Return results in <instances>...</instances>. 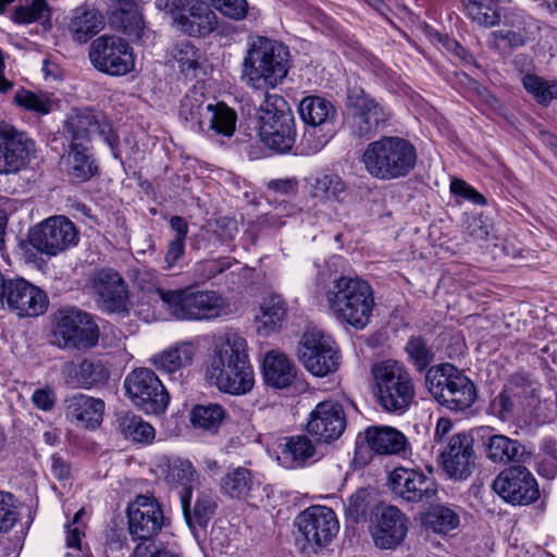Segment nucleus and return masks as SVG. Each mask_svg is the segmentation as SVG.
<instances>
[{"label":"nucleus","mask_w":557,"mask_h":557,"mask_svg":"<svg viewBox=\"0 0 557 557\" xmlns=\"http://www.w3.org/2000/svg\"><path fill=\"white\" fill-rule=\"evenodd\" d=\"M206 377L223 393H249L255 385V372L247 341L236 333L219 337L206 368Z\"/></svg>","instance_id":"nucleus-1"},{"label":"nucleus","mask_w":557,"mask_h":557,"mask_svg":"<svg viewBox=\"0 0 557 557\" xmlns=\"http://www.w3.org/2000/svg\"><path fill=\"white\" fill-rule=\"evenodd\" d=\"M324 296L334 318L356 330L371 321L375 299L370 283L357 275H339L329 282Z\"/></svg>","instance_id":"nucleus-2"},{"label":"nucleus","mask_w":557,"mask_h":557,"mask_svg":"<svg viewBox=\"0 0 557 557\" xmlns=\"http://www.w3.org/2000/svg\"><path fill=\"white\" fill-rule=\"evenodd\" d=\"M289 61V50L282 42L263 36L252 37L243 61L242 79L255 90L275 88L287 76Z\"/></svg>","instance_id":"nucleus-3"},{"label":"nucleus","mask_w":557,"mask_h":557,"mask_svg":"<svg viewBox=\"0 0 557 557\" xmlns=\"http://www.w3.org/2000/svg\"><path fill=\"white\" fill-rule=\"evenodd\" d=\"M164 310L176 321L211 322L228 313V304L218 290L188 285L176 289L158 288Z\"/></svg>","instance_id":"nucleus-4"},{"label":"nucleus","mask_w":557,"mask_h":557,"mask_svg":"<svg viewBox=\"0 0 557 557\" xmlns=\"http://www.w3.org/2000/svg\"><path fill=\"white\" fill-rule=\"evenodd\" d=\"M417 159L413 144L400 136H383L370 143L362 154L367 172L381 181L406 177L416 168Z\"/></svg>","instance_id":"nucleus-5"},{"label":"nucleus","mask_w":557,"mask_h":557,"mask_svg":"<svg viewBox=\"0 0 557 557\" xmlns=\"http://www.w3.org/2000/svg\"><path fill=\"white\" fill-rule=\"evenodd\" d=\"M178 115L194 133L209 137H231L235 133L237 114L224 102H206L200 88L193 87L181 102Z\"/></svg>","instance_id":"nucleus-6"},{"label":"nucleus","mask_w":557,"mask_h":557,"mask_svg":"<svg viewBox=\"0 0 557 557\" xmlns=\"http://www.w3.org/2000/svg\"><path fill=\"white\" fill-rule=\"evenodd\" d=\"M371 372L380 406L387 412L404 413L414 398V385L405 366L387 359L374 363Z\"/></svg>","instance_id":"nucleus-7"},{"label":"nucleus","mask_w":557,"mask_h":557,"mask_svg":"<svg viewBox=\"0 0 557 557\" xmlns=\"http://www.w3.org/2000/svg\"><path fill=\"white\" fill-rule=\"evenodd\" d=\"M425 384L434 399L451 411H463L476 399L473 382L450 363L431 367Z\"/></svg>","instance_id":"nucleus-8"},{"label":"nucleus","mask_w":557,"mask_h":557,"mask_svg":"<svg viewBox=\"0 0 557 557\" xmlns=\"http://www.w3.org/2000/svg\"><path fill=\"white\" fill-rule=\"evenodd\" d=\"M298 535L296 541L302 553L317 554L327 547L339 531L336 513L330 507L312 505L295 519Z\"/></svg>","instance_id":"nucleus-9"},{"label":"nucleus","mask_w":557,"mask_h":557,"mask_svg":"<svg viewBox=\"0 0 557 557\" xmlns=\"http://www.w3.org/2000/svg\"><path fill=\"white\" fill-rule=\"evenodd\" d=\"M164 8L173 26L189 37H205L218 27V15L202 0H158Z\"/></svg>","instance_id":"nucleus-10"},{"label":"nucleus","mask_w":557,"mask_h":557,"mask_svg":"<svg viewBox=\"0 0 557 557\" xmlns=\"http://www.w3.org/2000/svg\"><path fill=\"white\" fill-rule=\"evenodd\" d=\"M128 530L136 546L152 547L161 543L157 540L158 534L166 525L169 519L153 496L138 495L128 506Z\"/></svg>","instance_id":"nucleus-11"},{"label":"nucleus","mask_w":557,"mask_h":557,"mask_svg":"<svg viewBox=\"0 0 557 557\" xmlns=\"http://www.w3.org/2000/svg\"><path fill=\"white\" fill-rule=\"evenodd\" d=\"M124 388L133 405L148 414L163 413L169 406L170 395L151 369L131 371L124 380Z\"/></svg>","instance_id":"nucleus-12"},{"label":"nucleus","mask_w":557,"mask_h":557,"mask_svg":"<svg viewBox=\"0 0 557 557\" xmlns=\"http://www.w3.org/2000/svg\"><path fill=\"white\" fill-rule=\"evenodd\" d=\"M298 357L304 367L315 376H325L337 370L339 350L333 338L321 330H307L298 345Z\"/></svg>","instance_id":"nucleus-13"},{"label":"nucleus","mask_w":557,"mask_h":557,"mask_svg":"<svg viewBox=\"0 0 557 557\" xmlns=\"http://www.w3.org/2000/svg\"><path fill=\"white\" fill-rule=\"evenodd\" d=\"M350 111V128L359 138L375 134L384 128L392 116L391 111L370 97L361 87H351L347 94Z\"/></svg>","instance_id":"nucleus-14"},{"label":"nucleus","mask_w":557,"mask_h":557,"mask_svg":"<svg viewBox=\"0 0 557 557\" xmlns=\"http://www.w3.org/2000/svg\"><path fill=\"white\" fill-rule=\"evenodd\" d=\"M91 64L100 72L123 76L135 69V57L131 46L121 37L102 35L89 48Z\"/></svg>","instance_id":"nucleus-15"},{"label":"nucleus","mask_w":557,"mask_h":557,"mask_svg":"<svg viewBox=\"0 0 557 557\" xmlns=\"http://www.w3.org/2000/svg\"><path fill=\"white\" fill-rule=\"evenodd\" d=\"M29 244L40 253L55 257L78 244V232L69 218L55 215L29 232Z\"/></svg>","instance_id":"nucleus-16"},{"label":"nucleus","mask_w":557,"mask_h":557,"mask_svg":"<svg viewBox=\"0 0 557 557\" xmlns=\"http://www.w3.org/2000/svg\"><path fill=\"white\" fill-rule=\"evenodd\" d=\"M301 120L309 128L304 134V140L310 152L320 151L332 137L331 129L324 128L332 124L336 110L333 103L319 96L305 97L298 107Z\"/></svg>","instance_id":"nucleus-17"},{"label":"nucleus","mask_w":557,"mask_h":557,"mask_svg":"<svg viewBox=\"0 0 557 557\" xmlns=\"http://www.w3.org/2000/svg\"><path fill=\"white\" fill-rule=\"evenodd\" d=\"M99 333L92 315L77 309H69L61 312L54 336L60 346L87 349L97 345Z\"/></svg>","instance_id":"nucleus-18"},{"label":"nucleus","mask_w":557,"mask_h":557,"mask_svg":"<svg viewBox=\"0 0 557 557\" xmlns=\"http://www.w3.org/2000/svg\"><path fill=\"white\" fill-rule=\"evenodd\" d=\"M492 486L505 502L512 505H529L540 497L535 476L520 465L504 469L494 479Z\"/></svg>","instance_id":"nucleus-19"},{"label":"nucleus","mask_w":557,"mask_h":557,"mask_svg":"<svg viewBox=\"0 0 557 557\" xmlns=\"http://www.w3.org/2000/svg\"><path fill=\"white\" fill-rule=\"evenodd\" d=\"M387 484L394 495L410 503H431L437 495L434 478L414 469H394L388 475Z\"/></svg>","instance_id":"nucleus-20"},{"label":"nucleus","mask_w":557,"mask_h":557,"mask_svg":"<svg viewBox=\"0 0 557 557\" xmlns=\"http://www.w3.org/2000/svg\"><path fill=\"white\" fill-rule=\"evenodd\" d=\"M346 429L343 406L335 400L319 403L310 412L306 430L319 442L331 443L342 436Z\"/></svg>","instance_id":"nucleus-21"},{"label":"nucleus","mask_w":557,"mask_h":557,"mask_svg":"<svg viewBox=\"0 0 557 557\" xmlns=\"http://www.w3.org/2000/svg\"><path fill=\"white\" fill-rule=\"evenodd\" d=\"M4 304L20 317H38L45 313L49 300L42 289L17 277L9 280Z\"/></svg>","instance_id":"nucleus-22"},{"label":"nucleus","mask_w":557,"mask_h":557,"mask_svg":"<svg viewBox=\"0 0 557 557\" xmlns=\"http://www.w3.org/2000/svg\"><path fill=\"white\" fill-rule=\"evenodd\" d=\"M94 288L98 307L107 313H126L129 307L128 288L121 274L112 269L99 271Z\"/></svg>","instance_id":"nucleus-23"},{"label":"nucleus","mask_w":557,"mask_h":557,"mask_svg":"<svg viewBox=\"0 0 557 557\" xmlns=\"http://www.w3.org/2000/svg\"><path fill=\"white\" fill-rule=\"evenodd\" d=\"M440 457L444 471L450 478L467 479L475 466L473 440L466 433L453 435Z\"/></svg>","instance_id":"nucleus-24"},{"label":"nucleus","mask_w":557,"mask_h":557,"mask_svg":"<svg viewBox=\"0 0 557 557\" xmlns=\"http://www.w3.org/2000/svg\"><path fill=\"white\" fill-rule=\"evenodd\" d=\"M33 151L34 141L25 133L3 127L0 139V174L17 172L24 168Z\"/></svg>","instance_id":"nucleus-25"},{"label":"nucleus","mask_w":557,"mask_h":557,"mask_svg":"<svg viewBox=\"0 0 557 557\" xmlns=\"http://www.w3.org/2000/svg\"><path fill=\"white\" fill-rule=\"evenodd\" d=\"M407 532V518L394 506L383 507L376 513V520L371 531L375 545L383 549L399 545L405 540Z\"/></svg>","instance_id":"nucleus-26"},{"label":"nucleus","mask_w":557,"mask_h":557,"mask_svg":"<svg viewBox=\"0 0 557 557\" xmlns=\"http://www.w3.org/2000/svg\"><path fill=\"white\" fill-rule=\"evenodd\" d=\"M196 354V344L187 339L170 345L151 356L149 361L161 373L181 379L184 370L193 364Z\"/></svg>","instance_id":"nucleus-27"},{"label":"nucleus","mask_w":557,"mask_h":557,"mask_svg":"<svg viewBox=\"0 0 557 557\" xmlns=\"http://www.w3.org/2000/svg\"><path fill=\"white\" fill-rule=\"evenodd\" d=\"M104 401L85 394H76L66 400L65 416L78 428L95 430L103 418Z\"/></svg>","instance_id":"nucleus-28"},{"label":"nucleus","mask_w":557,"mask_h":557,"mask_svg":"<svg viewBox=\"0 0 557 557\" xmlns=\"http://www.w3.org/2000/svg\"><path fill=\"white\" fill-rule=\"evenodd\" d=\"M321 455L317 444L308 435H292L285 438V444L278 460L286 469H300L318 461Z\"/></svg>","instance_id":"nucleus-29"},{"label":"nucleus","mask_w":557,"mask_h":557,"mask_svg":"<svg viewBox=\"0 0 557 557\" xmlns=\"http://www.w3.org/2000/svg\"><path fill=\"white\" fill-rule=\"evenodd\" d=\"M110 25L132 39H140L144 20L135 0H114L108 10Z\"/></svg>","instance_id":"nucleus-30"},{"label":"nucleus","mask_w":557,"mask_h":557,"mask_svg":"<svg viewBox=\"0 0 557 557\" xmlns=\"http://www.w3.org/2000/svg\"><path fill=\"white\" fill-rule=\"evenodd\" d=\"M368 447L379 455H405L409 443L404 433L388 425H371L364 431Z\"/></svg>","instance_id":"nucleus-31"},{"label":"nucleus","mask_w":557,"mask_h":557,"mask_svg":"<svg viewBox=\"0 0 557 557\" xmlns=\"http://www.w3.org/2000/svg\"><path fill=\"white\" fill-rule=\"evenodd\" d=\"M103 15L95 8L79 5L71 11L66 28L72 39L85 44L104 28Z\"/></svg>","instance_id":"nucleus-32"},{"label":"nucleus","mask_w":557,"mask_h":557,"mask_svg":"<svg viewBox=\"0 0 557 557\" xmlns=\"http://www.w3.org/2000/svg\"><path fill=\"white\" fill-rule=\"evenodd\" d=\"M63 375L70 385L90 389L104 385L109 380L110 373L101 361L84 359L79 363H67L63 369Z\"/></svg>","instance_id":"nucleus-33"},{"label":"nucleus","mask_w":557,"mask_h":557,"mask_svg":"<svg viewBox=\"0 0 557 557\" xmlns=\"http://www.w3.org/2000/svg\"><path fill=\"white\" fill-rule=\"evenodd\" d=\"M484 446L487 459L494 463H521L531 457V453L525 449L523 444L504 434L490 435L485 440Z\"/></svg>","instance_id":"nucleus-34"},{"label":"nucleus","mask_w":557,"mask_h":557,"mask_svg":"<svg viewBox=\"0 0 557 557\" xmlns=\"http://www.w3.org/2000/svg\"><path fill=\"white\" fill-rule=\"evenodd\" d=\"M262 376L265 385L276 389H283L294 382L296 377V367L286 355L271 350L264 356Z\"/></svg>","instance_id":"nucleus-35"},{"label":"nucleus","mask_w":557,"mask_h":557,"mask_svg":"<svg viewBox=\"0 0 557 557\" xmlns=\"http://www.w3.org/2000/svg\"><path fill=\"white\" fill-rule=\"evenodd\" d=\"M259 137L270 149L285 153L296 141V127L294 117H285L280 122L259 123Z\"/></svg>","instance_id":"nucleus-36"},{"label":"nucleus","mask_w":557,"mask_h":557,"mask_svg":"<svg viewBox=\"0 0 557 557\" xmlns=\"http://www.w3.org/2000/svg\"><path fill=\"white\" fill-rule=\"evenodd\" d=\"M255 485L251 470L242 466L228 468L219 483L221 494L236 500L248 499Z\"/></svg>","instance_id":"nucleus-37"},{"label":"nucleus","mask_w":557,"mask_h":557,"mask_svg":"<svg viewBox=\"0 0 557 557\" xmlns=\"http://www.w3.org/2000/svg\"><path fill=\"white\" fill-rule=\"evenodd\" d=\"M191 495L190 490L181 494V505L185 519L191 529L196 527L206 528L215 512L216 504L210 494L199 492L191 509Z\"/></svg>","instance_id":"nucleus-38"},{"label":"nucleus","mask_w":557,"mask_h":557,"mask_svg":"<svg viewBox=\"0 0 557 557\" xmlns=\"http://www.w3.org/2000/svg\"><path fill=\"white\" fill-rule=\"evenodd\" d=\"M286 312V304L280 295L272 294L264 297L256 315L258 331L264 335L278 331L285 321Z\"/></svg>","instance_id":"nucleus-39"},{"label":"nucleus","mask_w":557,"mask_h":557,"mask_svg":"<svg viewBox=\"0 0 557 557\" xmlns=\"http://www.w3.org/2000/svg\"><path fill=\"white\" fill-rule=\"evenodd\" d=\"M310 195L321 202H343L347 195V186L339 175L323 173L312 178Z\"/></svg>","instance_id":"nucleus-40"},{"label":"nucleus","mask_w":557,"mask_h":557,"mask_svg":"<svg viewBox=\"0 0 557 557\" xmlns=\"http://www.w3.org/2000/svg\"><path fill=\"white\" fill-rule=\"evenodd\" d=\"M65 163L67 174L78 182L88 181L98 170L84 143H71Z\"/></svg>","instance_id":"nucleus-41"},{"label":"nucleus","mask_w":557,"mask_h":557,"mask_svg":"<svg viewBox=\"0 0 557 557\" xmlns=\"http://www.w3.org/2000/svg\"><path fill=\"white\" fill-rule=\"evenodd\" d=\"M525 389L506 385L504 389L490 403L488 413L500 421H510L516 411L523 405Z\"/></svg>","instance_id":"nucleus-42"},{"label":"nucleus","mask_w":557,"mask_h":557,"mask_svg":"<svg viewBox=\"0 0 557 557\" xmlns=\"http://www.w3.org/2000/svg\"><path fill=\"white\" fill-rule=\"evenodd\" d=\"M466 15L478 26L490 28L499 24L502 8L497 0H460Z\"/></svg>","instance_id":"nucleus-43"},{"label":"nucleus","mask_w":557,"mask_h":557,"mask_svg":"<svg viewBox=\"0 0 557 557\" xmlns=\"http://www.w3.org/2000/svg\"><path fill=\"white\" fill-rule=\"evenodd\" d=\"M200 50L188 39L177 40L169 49V61L176 63L185 76H195L200 67Z\"/></svg>","instance_id":"nucleus-44"},{"label":"nucleus","mask_w":557,"mask_h":557,"mask_svg":"<svg viewBox=\"0 0 557 557\" xmlns=\"http://www.w3.org/2000/svg\"><path fill=\"white\" fill-rule=\"evenodd\" d=\"M66 133L71 136V143L88 141L99 131V122L89 110L73 112L65 122Z\"/></svg>","instance_id":"nucleus-45"},{"label":"nucleus","mask_w":557,"mask_h":557,"mask_svg":"<svg viewBox=\"0 0 557 557\" xmlns=\"http://www.w3.org/2000/svg\"><path fill=\"white\" fill-rule=\"evenodd\" d=\"M117 426L122 435L133 442L149 444L154 440V428L140 416L126 412L117 418Z\"/></svg>","instance_id":"nucleus-46"},{"label":"nucleus","mask_w":557,"mask_h":557,"mask_svg":"<svg viewBox=\"0 0 557 557\" xmlns=\"http://www.w3.org/2000/svg\"><path fill=\"white\" fill-rule=\"evenodd\" d=\"M165 480L170 484L183 486L184 491L193 490L199 484V474L188 459L173 458L168 461Z\"/></svg>","instance_id":"nucleus-47"},{"label":"nucleus","mask_w":557,"mask_h":557,"mask_svg":"<svg viewBox=\"0 0 557 557\" xmlns=\"http://www.w3.org/2000/svg\"><path fill=\"white\" fill-rule=\"evenodd\" d=\"M522 85L541 106L547 107L553 100L557 99V79H545L539 75L528 73L522 77Z\"/></svg>","instance_id":"nucleus-48"},{"label":"nucleus","mask_w":557,"mask_h":557,"mask_svg":"<svg viewBox=\"0 0 557 557\" xmlns=\"http://www.w3.org/2000/svg\"><path fill=\"white\" fill-rule=\"evenodd\" d=\"M225 411L221 405H197L193 408L190 420L194 426L201 428L210 433H215L220 428Z\"/></svg>","instance_id":"nucleus-49"},{"label":"nucleus","mask_w":557,"mask_h":557,"mask_svg":"<svg viewBox=\"0 0 557 557\" xmlns=\"http://www.w3.org/2000/svg\"><path fill=\"white\" fill-rule=\"evenodd\" d=\"M424 522L435 533L447 534L458 528L460 518L451 507L440 505L425 515Z\"/></svg>","instance_id":"nucleus-50"},{"label":"nucleus","mask_w":557,"mask_h":557,"mask_svg":"<svg viewBox=\"0 0 557 557\" xmlns=\"http://www.w3.org/2000/svg\"><path fill=\"white\" fill-rule=\"evenodd\" d=\"M285 117H294L287 101L277 94L265 92L259 108V123H271Z\"/></svg>","instance_id":"nucleus-51"},{"label":"nucleus","mask_w":557,"mask_h":557,"mask_svg":"<svg viewBox=\"0 0 557 557\" xmlns=\"http://www.w3.org/2000/svg\"><path fill=\"white\" fill-rule=\"evenodd\" d=\"M406 352L409 361L417 371H424L434 360L433 348L421 336H411L406 344Z\"/></svg>","instance_id":"nucleus-52"},{"label":"nucleus","mask_w":557,"mask_h":557,"mask_svg":"<svg viewBox=\"0 0 557 557\" xmlns=\"http://www.w3.org/2000/svg\"><path fill=\"white\" fill-rule=\"evenodd\" d=\"M14 103L24 110L35 112L39 115L49 114L52 110V102L48 95L37 94L32 90L20 88L14 95Z\"/></svg>","instance_id":"nucleus-53"},{"label":"nucleus","mask_w":557,"mask_h":557,"mask_svg":"<svg viewBox=\"0 0 557 557\" xmlns=\"http://www.w3.org/2000/svg\"><path fill=\"white\" fill-rule=\"evenodd\" d=\"M537 472L541 476L548 480L557 475V442L552 438H545L539 450Z\"/></svg>","instance_id":"nucleus-54"},{"label":"nucleus","mask_w":557,"mask_h":557,"mask_svg":"<svg viewBox=\"0 0 557 557\" xmlns=\"http://www.w3.org/2000/svg\"><path fill=\"white\" fill-rule=\"evenodd\" d=\"M50 17V8L46 0H32L13 11L12 20L16 24H30Z\"/></svg>","instance_id":"nucleus-55"},{"label":"nucleus","mask_w":557,"mask_h":557,"mask_svg":"<svg viewBox=\"0 0 557 557\" xmlns=\"http://www.w3.org/2000/svg\"><path fill=\"white\" fill-rule=\"evenodd\" d=\"M370 496L367 488H358L352 493L344 505L346 518L355 523L364 520L370 508Z\"/></svg>","instance_id":"nucleus-56"},{"label":"nucleus","mask_w":557,"mask_h":557,"mask_svg":"<svg viewBox=\"0 0 557 557\" xmlns=\"http://www.w3.org/2000/svg\"><path fill=\"white\" fill-rule=\"evenodd\" d=\"M21 503L9 492L0 491V533H7L20 519Z\"/></svg>","instance_id":"nucleus-57"},{"label":"nucleus","mask_w":557,"mask_h":557,"mask_svg":"<svg viewBox=\"0 0 557 557\" xmlns=\"http://www.w3.org/2000/svg\"><path fill=\"white\" fill-rule=\"evenodd\" d=\"M84 515L85 510L79 509L73 520L65 525V545L74 552L67 553L65 557H76V554L82 553V539L85 536V525L82 522Z\"/></svg>","instance_id":"nucleus-58"},{"label":"nucleus","mask_w":557,"mask_h":557,"mask_svg":"<svg viewBox=\"0 0 557 557\" xmlns=\"http://www.w3.org/2000/svg\"><path fill=\"white\" fill-rule=\"evenodd\" d=\"M231 265L228 258L198 261L193 267V276L196 281L207 282L230 269Z\"/></svg>","instance_id":"nucleus-59"},{"label":"nucleus","mask_w":557,"mask_h":557,"mask_svg":"<svg viewBox=\"0 0 557 557\" xmlns=\"http://www.w3.org/2000/svg\"><path fill=\"white\" fill-rule=\"evenodd\" d=\"M524 44L523 36L513 30H495L490 34L487 39L488 47L497 51L510 50Z\"/></svg>","instance_id":"nucleus-60"},{"label":"nucleus","mask_w":557,"mask_h":557,"mask_svg":"<svg viewBox=\"0 0 557 557\" xmlns=\"http://www.w3.org/2000/svg\"><path fill=\"white\" fill-rule=\"evenodd\" d=\"M211 5L222 15L242 21L247 16L248 3L246 0H209Z\"/></svg>","instance_id":"nucleus-61"},{"label":"nucleus","mask_w":557,"mask_h":557,"mask_svg":"<svg viewBox=\"0 0 557 557\" xmlns=\"http://www.w3.org/2000/svg\"><path fill=\"white\" fill-rule=\"evenodd\" d=\"M450 191L455 196L468 200L474 205H486V198L463 180L453 178L450 181Z\"/></svg>","instance_id":"nucleus-62"},{"label":"nucleus","mask_w":557,"mask_h":557,"mask_svg":"<svg viewBox=\"0 0 557 557\" xmlns=\"http://www.w3.org/2000/svg\"><path fill=\"white\" fill-rule=\"evenodd\" d=\"M133 557H181L176 552L174 544H163L152 547L147 546H135L133 550Z\"/></svg>","instance_id":"nucleus-63"},{"label":"nucleus","mask_w":557,"mask_h":557,"mask_svg":"<svg viewBox=\"0 0 557 557\" xmlns=\"http://www.w3.org/2000/svg\"><path fill=\"white\" fill-rule=\"evenodd\" d=\"M185 253V240L172 239L169 243L168 250L164 256V269L170 270L175 267Z\"/></svg>","instance_id":"nucleus-64"}]
</instances>
